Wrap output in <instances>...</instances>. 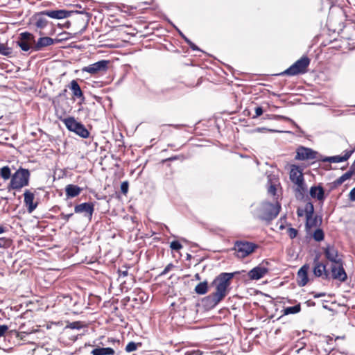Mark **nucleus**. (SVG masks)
<instances>
[{
	"label": "nucleus",
	"instance_id": "obj_1",
	"mask_svg": "<svg viewBox=\"0 0 355 355\" xmlns=\"http://www.w3.org/2000/svg\"><path fill=\"white\" fill-rule=\"evenodd\" d=\"M234 276V273L222 272L214 279L211 286L216 291L204 298L205 306L214 308L225 297Z\"/></svg>",
	"mask_w": 355,
	"mask_h": 355
},
{
	"label": "nucleus",
	"instance_id": "obj_2",
	"mask_svg": "<svg viewBox=\"0 0 355 355\" xmlns=\"http://www.w3.org/2000/svg\"><path fill=\"white\" fill-rule=\"evenodd\" d=\"M325 258L331 262V277L333 279L344 282L347 275L343 268V261L338 254V250L333 245H327L322 248Z\"/></svg>",
	"mask_w": 355,
	"mask_h": 355
},
{
	"label": "nucleus",
	"instance_id": "obj_3",
	"mask_svg": "<svg viewBox=\"0 0 355 355\" xmlns=\"http://www.w3.org/2000/svg\"><path fill=\"white\" fill-rule=\"evenodd\" d=\"M71 13V12L65 10H46L37 12L33 17V20L35 21L34 30L36 33H38L40 35H44L45 33L42 30L49 23L44 16H47L53 19H62L69 17Z\"/></svg>",
	"mask_w": 355,
	"mask_h": 355
},
{
	"label": "nucleus",
	"instance_id": "obj_4",
	"mask_svg": "<svg viewBox=\"0 0 355 355\" xmlns=\"http://www.w3.org/2000/svg\"><path fill=\"white\" fill-rule=\"evenodd\" d=\"M31 178V173L28 169L20 167L11 177L8 186V190L19 191L24 187L28 186Z\"/></svg>",
	"mask_w": 355,
	"mask_h": 355
},
{
	"label": "nucleus",
	"instance_id": "obj_5",
	"mask_svg": "<svg viewBox=\"0 0 355 355\" xmlns=\"http://www.w3.org/2000/svg\"><path fill=\"white\" fill-rule=\"evenodd\" d=\"M280 209L281 206L279 203L272 204L265 202L257 209L258 218L262 220L270 222L277 216Z\"/></svg>",
	"mask_w": 355,
	"mask_h": 355
},
{
	"label": "nucleus",
	"instance_id": "obj_6",
	"mask_svg": "<svg viewBox=\"0 0 355 355\" xmlns=\"http://www.w3.org/2000/svg\"><path fill=\"white\" fill-rule=\"evenodd\" d=\"M311 60L307 55H303L290 67L280 73L279 76H294L300 74L306 73L310 65Z\"/></svg>",
	"mask_w": 355,
	"mask_h": 355
},
{
	"label": "nucleus",
	"instance_id": "obj_7",
	"mask_svg": "<svg viewBox=\"0 0 355 355\" xmlns=\"http://www.w3.org/2000/svg\"><path fill=\"white\" fill-rule=\"evenodd\" d=\"M258 248L259 245L253 242L239 240L234 242L233 250L235 251V257L244 259L256 252Z\"/></svg>",
	"mask_w": 355,
	"mask_h": 355
},
{
	"label": "nucleus",
	"instance_id": "obj_8",
	"mask_svg": "<svg viewBox=\"0 0 355 355\" xmlns=\"http://www.w3.org/2000/svg\"><path fill=\"white\" fill-rule=\"evenodd\" d=\"M66 128L71 132L76 133L82 138L89 137V132L80 122L77 121L73 116H69L61 119Z\"/></svg>",
	"mask_w": 355,
	"mask_h": 355
},
{
	"label": "nucleus",
	"instance_id": "obj_9",
	"mask_svg": "<svg viewBox=\"0 0 355 355\" xmlns=\"http://www.w3.org/2000/svg\"><path fill=\"white\" fill-rule=\"evenodd\" d=\"M290 180L296 186L295 191L301 195L306 191V187L304 183L302 171L300 166L292 165L290 171Z\"/></svg>",
	"mask_w": 355,
	"mask_h": 355
},
{
	"label": "nucleus",
	"instance_id": "obj_10",
	"mask_svg": "<svg viewBox=\"0 0 355 355\" xmlns=\"http://www.w3.org/2000/svg\"><path fill=\"white\" fill-rule=\"evenodd\" d=\"M110 64V60H101L83 67L82 71L88 73L92 76H102L105 74L108 71Z\"/></svg>",
	"mask_w": 355,
	"mask_h": 355
},
{
	"label": "nucleus",
	"instance_id": "obj_11",
	"mask_svg": "<svg viewBox=\"0 0 355 355\" xmlns=\"http://www.w3.org/2000/svg\"><path fill=\"white\" fill-rule=\"evenodd\" d=\"M331 347L328 343L324 341L318 342L315 347L310 349L306 348H300L297 350L298 354L302 355H329Z\"/></svg>",
	"mask_w": 355,
	"mask_h": 355
},
{
	"label": "nucleus",
	"instance_id": "obj_12",
	"mask_svg": "<svg viewBox=\"0 0 355 355\" xmlns=\"http://www.w3.org/2000/svg\"><path fill=\"white\" fill-rule=\"evenodd\" d=\"M329 272L327 269V265L320 261L318 257H315L313 259V273L315 277H320L323 280H329L331 277V269Z\"/></svg>",
	"mask_w": 355,
	"mask_h": 355
},
{
	"label": "nucleus",
	"instance_id": "obj_13",
	"mask_svg": "<svg viewBox=\"0 0 355 355\" xmlns=\"http://www.w3.org/2000/svg\"><path fill=\"white\" fill-rule=\"evenodd\" d=\"M319 154L317 151L311 148L304 147L302 146H299L296 149V155L295 159L301 161H312L319 160Z\"/></svg>",
	"mask_w": 355,
	"mask_h": 355
},
{
	"label": "nucleus",
	"instance_id": "obj_14",
	"mask_svg": "<svg viewBox=\"0 0 355 355\" xmlns=\"http://www.w3.org/2000/svg\"><path fill=\"white\" fill-rule=\"evenodd\" d=\"M94 202H83L75 205L74 212L76 214H83L89 221H91L94 212Z\"/></svg>",
	"mask_w": 355,
	"mask_h": 355
},
{
	"label": "nucleus",
	"instance_id": "obj_15",
	"mask_svg": "<svg viewBox=\"0 0 355 355\" xmlns=\"http://www.w3.org/2000/svg\"><path fill=\"white\" fill-rule=\"evenodd\" d=\"M35 42V37L32 33L24 32L19 34L17 44L22 51H28L32 49V46L34 45Z\"/></svg>",
	"mask_w": 355,
	"mask_h": 355
},
{
	"label": "nucleus",
	"instance_id": "obj_16",
	"mask_svg": "<svg viewBox=\"0 0 355 355\" xmlns=\"http://www.w3.org/2000/svg\"><path fill=\"white\" fill-rule=\"evenodd\" d=\"M269 272V269L264 266V262L253 268L248 272L250 280H259L263 277Z\"/></svg>",
	"mask_w": 355,
	"mask_h": 355
},
{
	"label": "nucleus",
	"instance_id": "obj_17",
	"mask_svg": "<svg viewBox=\"0 0 355 355\" xmlns=\"http://www.w3.org/2000/svg\"><path fill=\"white\" fill-rule=\"evenodd\" d=\"M24 204L28 213H32L37 207V202H34L35 195L33 193L26 189L24 193Z\"/></svg>",
	"mask_w": 355,
	"mask_h": 355
},
{
	"label": "nucleus",
	"instance_id": "obj_18",
	"mask_svg": "<svg viewBox=\"0 0 355 355\" xmlns=\"http://www.w3.org/2000/svg\"><path fill=\"white\" fill-rule=\"evenodd\" d=\"M309 266L308 264L302 266L297 272V283L300 286H304L309 282L308 272Z\"/></svg>",
	"mask_w": 355,
	"mask_h": 355
},
{
	"label": "nucleus",
	"instance_id": "obj_19",
	"mask_svg": "<svg viewBox=\"0 0 355 355\" xmlns=\"http://www.w3.org/2000/svg\"><path fill=\"white\" fill-rule=\"evenodd\" d=\"M54 44V40L49 37H41L38 39L37 42L32 46V49L34 51H41L44 47L51 46Z\"/></svg>",
	"mask_w": 355,
	"mask_h": 355
},
{
	"label": "nucleus",
	"instance_id": "obj_20",
	"mask_svg": "<svg viewBox=\"0 0 355 355\" xmlns=\"http://www.w3.org/2000/svg\"><path fill=\"white\" fill-rule=\"evenodd\" d=\"M306 218V226L312 227L315 225V218L313 219L314 207L311 202H307L305 205L304 210Z\"/></svg>",
	"mask_w": 355,
	"mask_h": 355
},
{
	"label": "nucleus",
	"instance_id": "obj_21",
	"mask_svg": "<svg viewBox=\"0 0 355 355\" xmlns=\"http://www.w3.org/2000/svg\"><path fill=\"white\" fill-rule=\"evenodd\" d=\"M354 173L355 171L354 169H350L349 171L342 175L340 178H338L332 183H331L330 190L335 189L338 186L341 185L345 181L350 179Z\"/></svg>",
	"mask_w": 355,
	"mask_h": 355
},
{
	"label": "nucleus",
	"instance_id": "obj_22",
	"mask_svg": "<svg viewBox=\"0 0 355 355\" xmlns=\"http://www.w3.org/2000/svg\"><path fill=\"white\" fill-rule=\"evenodd\" d=\"M64 191L67 198H73L80 194L83 189L78 185L69 184L66 186Z\"/></svg>",
	"mask_w": 355,
	"mask_h": 355
},
{
	"label": "nucleus",
	"instance_id": "obj_23",
	"mask_svg": "<svg viewBox=\"0 0 355 355\" xmlns=\"http://www.w3.org/2000/svg\"><path fill=\"white\" fill-rule=\"evenodd\" d=\"M69 88L71 90L74 98L81 99L82 101L85 100L83 92L79 84L76 80L71 81L70 84L69 85Z\"/></svg>",
	"mask_w": 355,
	"mask_h": 355
},
{
	"label": "nucleus",
	"instance_id": "obj_24",
	"mask_svg": "<svg viewBox=\"0 0 355 355\" xmlns=\"http://www.w3.org/2000/svg\"><path fill=\"white\" fill-rule=\"evenodd\" d=\"M310 196L319 201H323L325 198L324 191L322 186H313L310 189Z\"/></svg>",
	"mask_w": 355,
	"mask_h": 355
},
{
	"label": "nucleus",
	"instance_id": "obj_25",
	"mask_svg": "<svg viewBox=\"0 0 355 355\" xmlns=\"http://www.w3.org/2000/svg\"><path fill=\"white\" fill-rule=\"evenodd\" d=\"M353 151H347L345 152V155L343 156L340 155H336L333 157H326L322 159L323 162H329L331 163H338L347 161L351 156Z\"/></svg>",
	"mask_w": 355,
	"mask_h": 355
},
{
	"label": "nucleus",
	"instance_id": "obj_26",
	"mask_svg": "<svg viewBox=\"0 0 355 355\" xmlns=\"http://www.w3.org/2000/svg\"><path fill=\"white\" fill-rule=\"evenodd\" d=\"M92 355H114L115 350L111 347H96L91 352Z\"/></svg>",
	"mask_w": 355,
	"mask_h": 355
},
{
	"label": "nucleus",
	"instance_id": "obj_27",
	"mask_svg": "<svg viewBox=\"0 0 355 355\" xmlns=\"http://www.w3.org/2000/svg\"><path fill=\"white\" fill-rule=\"evenodd\" d=\"M301 304L298 302L293 306L284 307L282 310V315L296 314L301 311Z\"/></svg>",
	"mask_w": 355,
	"mask_h": 355
},
{
	"label": "nucleus",
	"instance_id": "obj_28",
	"mask_svg": "<svg viewBox=\"0 0 355 355\" xmlns=\"http://www.w3.org/2000/svg\"><path fill=\"white\" fill-rule=\"evenodd\" d=\"M208 291L207 282L205 281L199 283L195 287V292L198 295H204Z\"/></svg>",
	"mask_w": 355,
	"mask_h": 355
},
{
	"label": "nucleus",
	"instance_id": "obj_29",
	"mask_svg": "<svg viewBox=\"0 0 355 355\" xmlns=\"http://www.w3.org/2000/svg\"><path fill=\"white\" fill-rule=\"evenodd\" d=\"M0 177L4 180L11 179V170L8 166H5L0 168Z\"/></svg>",
	"mask_w": 355,
	"mask_h": 355
},
{
	"label": "nucleus",
	"instance_id": "obj_30",
	"mask_svg": "<svg viewBox=\"0 0 355 355\" xmlns=\"http://www.w3.org/2000/svg\"><path fill=\"white\" fill-rule=\"evenodd\" d=\"M313 238L315 241H322L324 240V234L322 229L318 228L315 230V232L313 234Z\"/></svg>",
	"mask_w": 355,
	"mask_h": 355
},
{
	"label": "nucleus",
	"instance_id": "obj_31",
	"mask_svg": "<svg viewBox=\"0 0 355 355\" xmlns=\"http://www.w3.org/2000/svg\"><path fill=\"white\" fill-rule=\"evenodd\" d=\"M11 245V240L6 237H0V248H8Z\"/></svg>",
	"mask_w": 355,
	"mask_h": 355
},
{
	"label": "nucleus",
	"instance_id": "obj_32",
	"mask_svg": "<svg viewBox=\"0 0 355 355\" xmlns=\"http://www.w3.org/2000/svg\"><path fill=\"white\" fill-rule=\"evenodd\" d=\"M0 54L3 55H10L11 54L10 48L6 46L4 44H0Z\"/></svg>",
	"mask_w": 355,
	"mask_h": 355
},
{
	"label": "nucleus",
	"instance_id": "obj_33",
	"mask_svg": "<svg viewBox=\"0 0 355 355\" xmlns=\"http://www.w3.org/2000/svg\"><path fill=\"white\" fill-rule=\"evenodd\" d=\"M138 344L134 343V342H130L128 343V345L125 347V351L127 352H132L135 351L137 349Z\"/></svg>",
	"mask_w": 355,
	"mask_h": 355
},
{
	"label": "nucleus",
	"instance_id": "obj_34",
	"mask_svg": "<svg viewBox=\"0 0 355 355\" xmlns=\"http://www.w3.org/2000/svg\"><path fill=\"white\" fill-rule=\"evenodd\" d=\"M170 247L172 250L178 251L182 248V245L178 241H173L171 243Z\"/></svg>",
	"mask_w": 355,
	"mask_h": 355
},
{
	"label": "nucleus",
	"instance_id": "obj_35",
	"mask_svg": "<svg viewBox=\"0 0 355 355\" xmlns=\"http://www.w3.org/2000/svg\"><path fill=\"white\" fill-rule=\"evenodd\" d=\"M268 192L270 195L276 196L277 193V184L272 183L270 182V185L268 189Z\"/></svg>",
	"mask_w": 355,
	"mask_h": 355
},
{
	"label": "nucleus",
	"instance_id": "obj_36",
	"mask_svg": "<svg viewBox=\"0 0 355 355\" xmlns=\"http://www.w3.org/2000/svg\"><path fill=\"white\" fill-rule=\"evenodd\" d=\"M287 234L289 236V237L293 239L295 238L297 236L298 231L293 227H289L287 230Z\"/></svg>",
	"mask_w": 355,
	"mask_h": 355
},
{
	"label": "nucleus",
	"instance_id": "obj_37",
	"mask_svg": "<svg viewBox=\"0 0 355 355\" xmlns=\"http://www.w3.org/2000/svg\"><path fill=\"white\" fill-rule=\"evenodd\" d=\"M22 328H23L22 327H20V329H22ZM32 332H33L32 331L30 332H28V331L21 330L20 331L16 333V337L19 338L20 340H24V337L26 335H28V334H31Z\"/></svg>",
	"mask_w": 355,
	"mask_h": 355
},
{
	"label": "nucleus",
	"instance_id": "obj_38",
	"mask_svg": "<svg viewBox=\"0 0 355 355\" xmlns=\"http://www.w3.org/2000/svg\"><path fill=\"white\" fill-rule=\"evenodd\" d=\"M174 268V265L172 263H168L164 270L159 275V276H163L167 274L169 271H171Z\"/></svg>",
	"mask_w": 355,
	"mask_h": 355
},
{
	"label": "nucleus",
	"instance_id": "obj_39",
	"mask_svg": "<svg viewBox=\"0 0 355 355\" xmlns=\"http://www.w3.org/2000/svg\"><path fill=\"white\" fill-rule=\"evenodd\" d=\"M73 216V213L64 214V213L62 212L59 216L61 219L64 220L65 222H68L70 218H71Z\"/></svg>",
	"mask_w": 355,
	"mask_h": 355
},
{
	"label": "nucleus",
	"instance_id": "obj_40",
	"mask_svg": "<svg viewBox=\"0 0 355 355\" xmlns=\"http://www.w3.org/2000/svg\"><path fill=\"white\" fill-rule=\"evenodd\" d=\"M129 184L127 181L123 182L121 184V191L123 194H126L128 191Z\"/></svg>",
	"mask_w": 355,
	"mask_h": 355
},
{
	"label": "nucleus",
	"instance_id": "obj_41",
	"mask_svg": "<svg viewBox=\"0 0 355 355\" xmlns=\"http://www.w3.org/2000/svg\"><path fill=\"white\" fill-rule=\"evenodd\" d=\"M184 40L186 41V42L189 45L190 48L192 50H193V51L199 50L198 47L194 43H193L190 40H189L186 37H184Z\"/></svg>",
	"mask_w": 355,
	"mask_h": 355
},
{
	"label": "nucleus",
	"instance_id": "obj_42",
	"mask_svg": "<svg viewBox=\"0 0 355 355\" xmlns=\"http://www.w3.org/2000/svg\"><path fill=\"white\" fill-rule=\"evenodd\" d=\"M175 159H177V157H169V158H167V159H162L161 163L162 164H166V166L170 168L171 167L170 162L172 160H175Z\"/></svg>",
	"mask_w": 355,
	"mask_h": 355
},
{
	"label": "nucleus",
	"instance_id": "obj_43",
	"mask_svg": "<svg viewBox=\"0 0 355 355\" xmlns=\"http://www.w3.org/2000/svg\"><path fill=\"white\" fill-rule=\"evenodd\" d=\"M8 327L6 324L0 325V338L5 336V334L8 331Z\"/></svg>",
	"mask_w": 355,
	"mask_h": 355
},
{
	"label": "nucleus",
	"instance_id": "obj_44",
	"mask_svg": "<svg viewBox=\"0 0 355 355\" xmlns=\"http://www.w3.org/2000/svg\"><path fill=\"white\" fill-rule=\"evenodd\" d=\"M255 116H253V118H257L259 116H261L263 114V109L261 107H255Z\"/></svg>",
	"mask_w": 355,
	"mask_h": 355
},
{
	"label": "nucleus",
	"instance_id": "obj_45",
	"mask_svg": "<svg viewBox=\"0 0 355 355\" xmlns=\"http://www.w3.org/2000/svg\"><path fill=\"white\" fill-rule=\"evenodd\" d=\"M349 200L352 201H355V187L353 188L349 194Z\"/></svg>",
	"mask_w": 355,
	"mask_h": 355
},
{
	"label": "nucleus",
	"instance_id": "obj_46",
	"mask_svg": "<svg viewBox=\"0 0 355 355\" xmlns=\"http://www.w3.org/2000/svg\"><path fill=\"white\" fill-rule=\"evenodd\" d=\"M69 327L71 329H79L81 326L80 322H73L70 324Z\"/></svg>",
	"mask_w": 355,
	"mask_h": 355
},
{
	"label": "nucleus",
	"instance_id": "obj_47",
	"mask_svg": "<svg viewBox=\"0 0 355 355\" xmlns=\"http://www.w3.org/2000/svg\"><path fill=\"white\" fill-rule=\"evenodd\" d=\"M313 296H314L315 298H318V297H321L325 296V293H320L315 294Z\"/></svg>",
	"mask_w": 355,
	"mask_h": 355
},
{
	"label": "nucleus",
	"instance_id": "obj_48",
	"mask_svg": "<svg viewBox=\"0 0 355 355\" xmlns=\"http://www.w3.org/2000/svg\"><path fill=\"white\" fill-rule=\"evenodd\" d=\"M303 212H304V210L298 209L297 211V216L299 217L302 216H303Z\"/></svg>",
	"mask_w": 355,
	"mask_h": 355
},
{
	"label": "nucleus",
	"instance_id": "obj_49",
	"mask_svg": "<svg viewBox=\"0 0 355 355\" xmlns=\"http://www.w3.org/2000/svg\"><path fill=\"white\" fill-rule=\"evenodd\" d=\"M6 232V227L0 225V234Z\"/></svg>",
	"mask_w": 355,
	"mask_h": 355
},
{
	"label": "nucleus",
	"instance_id": "obj_50",
	"mask_svg": "<svg viewBox=\"0 0 355 355\" xmlns=\"http://www.w3.org/2000/svg\"><path fill=\"white\" fill-rule=\"evenodd\" d=\"M66 92H67V89H64L62 92H60V93L58 94V96H64V95H65V94H66Z\"/></svg>",
	"mask_w": 355,
	"mask_h": 355
},
{
	"label": "nucleus",
	"instance_id": "obj_51",
	"mask_svg": "<svg viewBox=\"0 0 355 355\" xmlns=\"http://www.w3.org/2000/svg\"><path fill=\"white\" fill-rule=\"evenodd\" d=\"M194 277H195V279L196 280H200L201 279L200 275L198 273H196Z\"/></svg>",
	"mask_w": 355,
	"mask_h": 355
},
{
	"label": "nucleus",
	"instance_id": "obj_52",
	"mask_svg": "<svg viewBox=\"0 0 355 355\" xmlns=\"http://www.w3.org/2000/svg\"><path fill=\"white\" fill-rule=\"evenodd\" d=\"M201 82H202V78H200L198 80V81H197L196 84L195 85V86H198V85L201 83Z\"/></svg>",
	"mask_w": 355,
	"mask_h": 355
},
{
	"label": "nucleus",
	"instance_id": "obj_53",
	"mask_svg": "<svg viewBox=\"0 0 355 355\" xmlns=\"http://www.w3.org/2000/svg\"><path fill=\"white\" fill-rule=\"evenodd\" d=\"M288 302L290 303V304H293V303H295L296 302V300H288Z\"/></svg>",
	"mask_w": 355,
	"mask_h": 355
},
{
	"label": "nucleus",
	"instance_id": "obj_54",
	"mask_svg": "<svg viewBox=\"0 0 355 355\" xmlns=\"http://www.w3.org/2000/svg\"><path fill=\"white\" fill-rule=\"evenodd\" d=\"M173 126L175 127V128H179L180 127V125H174Z\"/></svg>",
	"mask_w": 355,
	"mask_h": 355
},
{
	"label": "nucleus",
	"instance_id": "obj_55",
	"mask_svg": "<svg viewBox=\"0 0 355 355\" xmlns=\"http://www.w3.org/2000/svg\"><path fill=\"white\" fill-rule=\"evenodd\" d=\"M283 228H284V226H283L282 225H281L279 226V229H283Z\"/></svg>",
	"mask_w": 355,
	"mask_h": 355
}]
</instances>
